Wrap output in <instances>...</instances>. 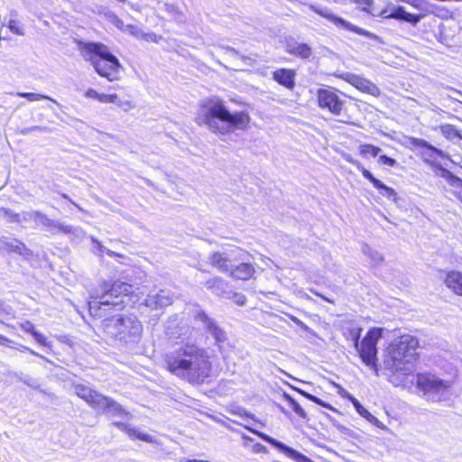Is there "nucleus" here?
I'll list each match as a JSON object with an SVG mask.
<instances>
[{"label":"nucleus","instance_id":"48","mask_svg":"<svg viewBox=\"0 0 462 462\" xmlns=\"http://www.w3.org/2000/svg\"><path fill=\"white\" fill-rule=\"evenodd\" d=\"M85 97L88 98L97 99L99 101L100 93H98L93 88H88L85 93Z\"/></svg>","mask_w":462,"mask_h":462},{"label":"nucleus","instance_id":"44","mask_svg":"<svg viewBox=\"0 0 462 462\" xmlns=\"http://www.w3.org/2000/svg\"><path fill=\"white\" fill-rule=\"evenodd\" d=\"M343 157L346 162H348L351 164H353L354 166H356L362 172V175L364 176L365 171H367V170L357 160H355L354 158H352V156L350 154H347V153H345L343 155Z\"/></svg>","mask_w":462,"mask_h":462},{"label":"nucleus","instance_id":"29","mask_svg":"<svg viewBox=\"0 0 462 462\" xmlns=\"http://www.w3.org/2000/svg\"><path fill=\"white\" fill-rule=\"evenodd\" d=\"M50 231L52 234L63 233V234H75L76 236L82 235L83 231L79 227H74L72 226L61 223L60 221L53 220V224L50 227Z\"/></svg>","mask_w":462,"mask_h":462},{"label":"nucleus","instance_id":"50","mask_svg":"<svg viewBox=\"0 0 462 462\" xmlns=\"http://www.w3.org/2000/svg\"><path fill=\"white\" fill-rule=\"evenodd\" d=\"M304 394L310 400H311V401H313V402H315L317 403H321V401L319 398H317L316 396H313V395H311L310 393H304Z\"/></svg>","mask_w":462,"mask_h":462},{"label":"nucleus","instance_id":"49","mask_svg":"<svg viewBox=\"0 0 462 462\" xmlns=\"http://www.w3.org/2000/svg\"><path fill=\"white\" fill-rule=\"evenodd\" d=\"M113 23L115 24V26L116 28H118L119 30L123 31V32H125V24L124 23V22L118 18L117 16H115L114 19H113Z\"/></svg>","mask_w":462,"mask_h":462},{"label":"nucleus","instance_id":"7","mask_svg":"<svg viewBox=\"0 0 462 462\" xmlns=\"http://www.w3.org/2000/svg\"><path fill=\"white\" fill-rule=\"evenodd\" d=\"M75 393L94 410L106 414L108 417H126L131 419L132 415L126 411L117 402L110 397L105 396L89 386L77 384L74 386Z\"/></svg>","mask_w":462,"mask_h":462},{"label":"nucleus","instance_id":"28","mask_svg":"<svg viewBox=\"0 0 462 462\" xmlns=\"http://www.w3.org/2000/svg\"><path fill=\"white\" fill-rule=\"evenodd\" d=\"M20 327L24 332L30 333L33 337L34 340L41 344L42 346L47 347L51 346V342L48 341L47 338L42 334H41L34 328V326L32 322L24 321L20 324Z\"/></svg>","mask_w":462,"mask_h":462},{"label":"nucleus","instance_id":"20","mask_svg":"<svg viewBox=\"0 0 462 462\" xmlns=\"http://www.w3.org/2000/svg\"><path fill=\"white\" fill-rule=\"evenodd\" d=\"M364 177L367 179L374 185V187L379 190L380 194L383 197H385L393 202L397 201L398 197L395 190L393 188L384 185L381 180L374 178V175L369 171H365Z\"/></svg>","mask_w":462,"mask_h":462},{"label":"nucleus","instance_id":"51","mask_svg":"<svg viewBox=\"0 0 462 462\" xmlns=\"http://www.w3.org/2000/svg\"><path fill=\"white\" fill-rule=\"evenodd\" d=\"M354 2L359 4V5H371V0H353Z\"/></svg>","mask_w":462,"mask_h":462},{"label":"nucleus","instance_id":"53","mask_svg":"<svg viewBox=\"0 0 462 462\" xmlns=\"http://www.w3.org/2000/svg\"><path fill=\"white\" fill-rule=\"evenodd\" d=\"M32 131H43L45 130L46 128L45 127H42V126H38V125H35V126H32Z\"/></svg>","mask_w":462,"mask_h":462},{"label":"nucleus","instance_id":"58","mask_svg":"<svg viewBox=\"0 0 462 462\" xmlns=\"http://www.w3.org/2000/svg\"><path fill=\"white\" fill-rule=\"evenodd\" d=\"M122 423H123V422L115 421L113 424H114L116 428H119V426H120Z\"/></svg>","mask_w":462,"mask_h":462},{"label":"nucleus","instance_id":"8","mask_svg":"<svg viewBox=\"0 0 462 462\" xmlns=\"http://www.w3.org/2000/svg\"><path fill=\"white\" fill-rule=\"evenodd\" d=\"M416 385L429 398L439 401L451 388L453 380L441 379L432 374H419Z\"/></svg>","mask_w":462,"mask_h":462},{"label":"nucleus","instance_id":"22","mask_svg":"<svg viewBox=\"0 0 462 462\" xmlns=\"http://www.w3.org/2000/svg\"><path fill=\"white\" fill-rule=\"evenodd\" d=\"M387 17L396 20H402L411 23L412 25H416L422 18V16L420 14H413L406 12L405 8L401 5L394 7Z\"/></svg>","mask_w":462,"mask_h":462},{"label":"nucleus","instance_id":"38","mask_svg":"<svg viewBox=\"0 0 462 462\" xmlns=\"http://www.w3.org/2000/svg\"><path fill=\"white\" fill-rule=\"evenodd\" d=\"M363 252L367 254L374 263H380L383 260V255L378 251L372 249L368 245L363 247Z\"/></svg>","mask_w":462,"mask_h":462},{"label":"nucleus","instance_id":"2","mask_svg":"<svg viewBox=\"0 0 462 462\" xmlns=\"http://www.w3.org/2000/svg\"><path fill=\"white\" fill-rule=\"evenodd\" d=\"M165 368L189 383H202L209 376L212 365L208 351L193 343L179 345L163 356Z\"/></svg>","mask_w":462,"mask_h":462},{"label":"nucleus","instance_id":"26","mask_svg":"<svg viewBox=\"0 0 462 462\" xmlns=\"http://www.w3.org/2000/svg\"><path fill=\"white\" fill-rule=\"evenodd\" d=\"M118 429L125 432L131 439H138L148 443H157L152 436L140 431L130 424L122 423Z\"/></svg>","mask_w":462,"mask_h":462},{"label":"nucleus","instance_id":"40","mask_svg":"<svg viewBox=\"0 0 462 462\" xmlns=\"http://www.w3.org/2000/svg\"><path fill=\"white\" fill-rule=\"evenodd\" d=\"M8 28L14 34H17L20 36L24 35V30L20 25V23L17 20H10L8 23Z\"/></svg>","mask_w":462,"mask_h":462},{"label":"nucleus","instance_id":"4","mask_svg":"<svg viewBox=\"0 0 462 462\" xmlns=\"http://www.w3.org/2000/svg\"><path fill=\"white\" fill-rule=\"evenodd\" d=\"M79 50L84 60L89 61L101 77L109 81L118 79L122 65L107 46L98 42H80Z\"/></svg>","mask_w":462,"mask_h":462},{"label":"nucleus","instance_id":"23","mask_svg":"<svg viewBox=\"0 0 462 462\" xmlns=\"http://www.w3.org/2000/svg\"><path fill=\"white\" fill-rule=\"evenodd\" d=\"M444 282L457 295L462 296V273L458 271L448 272Z\"/></svg>","mask_w":462,"mask_h":462},{"label":"nucleus","instance_id":"37","mask_svg":"<svg viewBox=\"0 0 462 462\" xmlns=\"http://www.w3.org/2000/svg\"><path fill=\"white\" fill-rule=\"evenodd\" d=\"M91 241L93 245H95V248L97 250V254L101 255L103 253H106L109 256H122L120 254H116L114 251H111L105 246L102 245V244L95 237L91 236Z\"/></svg>","mask_w":462,"mask_h":462},{"label":"nucleus","instance_id":"10","mask_svg":"<svg viewBox=\"0 0 462 462\" xmlns=\"http://www.w3.org/2000/svg\"><path fill=\"white\" fill-rule=\"evenodd\" d=\"M383 328H374L370 329L365 337L356 348L362 359V361L373 369L375 374H378L377 369V342L382 337Z\"/></svg>","mask_w":462,"mask_h":462},{"label":"nucleus","instance_id":"24","mask_svg":"<svg viewBox=\"0 0 462 462\" xmlns=\"http://www.w3.org/2000/svg\"><path fill=\"white\" fill-rule=\"evenodd\" d=\"M204 286L218 297H224L228 293V283L220 277H213L208 280Z\"/></svg>","mask_w":462,"mask_h":462},{"label":"nucleus","instance_id":"30","mask_svg":"<svg viewBox=\"0 0 462 462\" xmlns=\"http://www.w3.org/2000/svg\"><path fill=\"white\" fill-rule=\"evenodd\" d=\"M0 345L5 346L10 348L19 349L21 351H28L30 354H32L35 356H39L40 358L48 361V359L45 356L40 355L39 353L35 352L34 350L31 349L30 347L25 346L23 345L16 344L13 340L9 339L8 337H6L5 336L1 335V334H0Z\"/></svg>","mask_w":462,"mask_h":462},{"label":"nucleus","instance_id":"21","mask_svg":"<svg viewBox=\"0 0 462 462\" xmlns=\"http://www.w3.org/2000/svg\"><path fill=\"white\" fill-rule=\"evenodd\" d=\"M254 273V268L251 263L240 261L236 263L235 267L228 274L235 279L246 281L249 280Z\"/></svg>","mask_w":462,"mask_h":462},{"label":"nucleus","instance_id":"41","mask_svg":"<svg viewBox=\"0 0 462 462\" xmlns=\"http://www.w3.org/2000/svg\"><path fill=\"white\" fill-rule=\"evenodd\" d=\"M189 331V328H180V331H175L173 328L171 326V322L167 326V333L171 337H180L181 336H185Z\"/></svg>","mask_w":462,"mask_h":462},{"label":"nucleus","instance_id":"35","mask_svg":"<svg viewBox=\"0 0 462 462\" xmlns=\"http://www.w3.org/2000/svg\"><path fill=\"white\" fill-rule=\"evenodd\" d=\"M284 398L288 401L290 406L292 408V410L297 413L301 419L307 420V413L305 412L304 409L292 397H291L289 394H284Z\"/></svg>","mask_w":462,"mask_h":462},{"label":"nucleus","instance_id":"42","mask_svg":"<svg viewBox=\"0 0 462 462\" xmlns=\"http://www.w3.org/2000/svg\"><path fill=\"white\" fill-rule=\"evenodd\" d=\"M112 104H116L120 109L125 112L130 111L134 107V105L129 100H121L117 96L116 102H112Z\"/></svg>","mask_w":462,"mask_h":462},{"label":"nucleus","instance_id":"59","mask_svg":"<svg viewBox=\"0 0 462 462\" xmlns=\"http://www.w3.org/2000/svg\"><path fill=\"white\" fill-rule=\"evenodd\" d=\"M294 321L298 324H301V322L298 319H295Z\"/></svg>","mask_w":462,"mask_h":462},{"label":"nucleus","instance_id":"11","mask_svg":"<svg viewBox=\"0 0 462 462\" xmlns=\"http://www.w3.org/2000/svg\"><path fill=\"white\" fill-rule=\"evenodd\" d=\"M191 315L194 320L196 322H199L205 331L214 337L216 345H217L218 348H221L222 344H224L227 339L224 329H222L217 325L214 319L209 317L203 310L198 306L191 310Z\"/></svg>","mask_w":462,"mask_h":462},{"label":"nucleus","instance_id":"16","mask_svg":"<svg viewBox=\"0 0 462 462\" xmlns=\"http://www.w3.org/2000/svg\"><path fill=\"white\" fill-rule=\"evenodd\" d=\"M173 301L172 294L165 290L151 291L145 299L144 305L153 310L170 306Z\"/></svg>","mask_w":462,"mask_h":462},{"label":"nucleus","instance_id":"54","mask_svg":"<svg viewBox=\"0 0 462 462\" xmlns=\"http://www.w3.org/2000/svg\"><path fill=\"white\" fill-rule=\"evenodd\" d=\"M31 132H32V127H27V128H24L22 130V134H30Z\"/></svg>","mask_w":462,"mask_h":462},{"label":"nucleus","instance_id":"32","mask_svg":"<svg viewBox=\"0 0 462 462\" xmlns=\"http://www.w3.org/2000/svg\"><path fill=\"white\" fill-rule=\"evenodd\" d=\"M441 134L448 140L457 138L462 140V134L452 125L447 124L440 126Z\"/></svg>","mask_w":462,"mask_h":462},{"label":"nucleus","instance_id":"1","mask_svg":"<svg viewBox=\"0 0 462 462\" xmlns=\"http://www.w3.org/2000/svg\"><path fill=\"white\" fill-rule=\"evenodd\" d=\"M251 118L245 111L231 112L217 96L202 99L198 106L195 122L211 134L224 139L236 131L247 130Z\"/></svg>","mask_w":462,"mask_h":462},{"label":"nucleus","instance_id":"5","mask_svg":"<svg viewBox=\"0 0 462 462\" xmlns=\"http://www.w3.org/2000/svg\"><path fill=\"white\" fill-rule=\"evenodd\" d=\"M102 327L106 337L124 345L138 343L143 330L142 322L134 315L105 318Z\"/></svg>","mask_w":462,"mask_h":462},{"label":"nucleus","instance_id":"33","mask_svg":"<svg viewBox=\"0 0 462 462\" xmlns=\"http://www.w3.org/2000/svg\"><path fill=\"white\" fill-rule=\"evenodd\" d=\"M412 144H414L417 147H423V148L428 149L430 152V153L429 154L430 157H432L433 153H435L440 157H442L444 155V153L441 150L432 146L431 144H430L427 141H425L423 139L413 138Z\"/></svg>","mask_w":462,"mask_h":462},{"label":"nucleus","instance_id":"39","mask_svg":"<svg viewBox=\"0 0 462 462\" xmlns=\"http://www.w3.org/2000/svg\"><path fill=\"white\" fill-rule=\"evenodd\" d=\"M17 96L24 97L31 102L38 101V100L45 99V98L51 99L50 97H48L44 95L37 94V93H30V92H19V93H17Z\"/></svg>","mask_w":462,"mask_h":462},{"label":"nucleus","instance_id":"34","mask_svg":"<svg viewBox=\"0 0 462 462\" xmlns=\"http://www.w3.org/2000/svg\"><path fill=\"white\" fill-rule=\"evenodd\" d=\"M220 48L225 51L226 54H228L231 58H239L246 65L253 64V60L251 58L241 55L236 49L229 46H220Z\"/></svg>","mask_w":462,"mask_h":462},{"label":"nucleus","instance_id":"43","mask_svg":"<svg viewBox=\"0 0 462 462\" xmlns=\"http://www.w3.org/2000/svg\"><path fill=\"white\" fill-rule=\"evenodd\" d=\"M226 297L229 298V299H232L239 306H243L246 302V297L244 294H242V293H238V292L230 293V292H228Z\"/></svg>","mask_w":462,"mask_h":462},{"label":"nucleus","instance_id":"27","mask_svg":"<svg viewBox=\"0 0 462 462\" xmlns=\"http://www.w3.org/2000/svg\"><path fill=\"white\" fill-rule=\"evenodd\" d=\"M346 397L352 402L359 415L366 419L369 422L380 427L381 422L378 420V419L371 414L365 408H364L357 399H356L350 393H347Z\"/></svg>","mask_w":462,"mask_h":462},{"label":"nucleus","instance_id":"15","mask_svg":"<svg viewBox=\"0 0 462 462\" xmlns=\"http://www.w3.org/2000/svg\"><path fill=\"white\" fill-rule=\"evenodd\" d=\"M254 434L258 435L263 440L266 441L267 443L273 445L274 448H278L280 451L283 452L285 455H287L290 458L297 461V462H305L307 460V457L300 453L299 451L286 446L282 442L270 437L269 435L259 432L254 430H250Z\"/></svg>","mask_w":462,"mask_h":462},{"label":"nucleus","instance_id":"9","mask_svg":"<svg viewBox=\"0 0 462 462\" xmlns=\"http://www.w3.org/2000/svg\"><path fill=\"white\" fill-rule=\"evenodd\" d=\"M248 256L249 254L246 251L236 246H231L223 251L211 254L208 257V262L220 272L229 273L235 267L236 263L246 261Z\"/></svg>","mask_w":462,"mask_h":462},{"label":"nucleus","instance_id":"46","mask_svg":"<svg viewBox=\"0 0 462 462\" xmlns=\"http://www.w3.org/2000/svg\"><path fill=\"white\" fill-rule=\"evenodd\" d=\"M116 94H100L99 97V102L104 104H112V102H116Z\"/></svg>","mask_w":462,"mask_h":462},{"label":"nucleus","instance_id":"52","mask_svg":"<svg viewBox=\"0 0 462 462\" xmlns=\"http://www.w3.org/2000/svg\"><path fill=\"white\" fill-rule=\"evenodd\" d=\"M62 197L66 199H68L69 202H71L73 205H75L79 209L82 210V208L78 205L76 204L74 201H72L69 196L67 194H62Z\"/></svg>","mask_w":462,"mask_h":462},{"label":"nucleus","instance_id":"47","mask_svg":"<svg viewBox=\"0 0 462 462\" xmlns=\"http://www.w3.org/2000/svg\"><path fill=\"white\" fill-rule=\"evenodd\" d=\"M379 162L383 165H387V166H391V167H393L397 164V162L394 159L388 157L386 155H381L379 157Z\"/></svg>","mask_w":462,"mask_h":462},{"label":"nucleus","instance_id":"56","mask_svg":"<svg viewBox=\"0 0 462 462\" xmlns=\"http://www.w3.org/2000/svg\"><path fill=\"white\" fill-rule=\"evenodd\" d=\"M187 462H209V461H208V460L190 459V460H188Z\"/></svg>","mask_w":462,"mask_h":462},{"label":"nucleus","instance_id":"6","mask_svg":"<svg viewBox=\"0 0 462 462\" xmlns=\"http://www.w3.org/2000/svg\"><path fill=\"white\" fill-rule=\"evenodd\" d=\"M132 285L123 282H115L109 285L105 282L101 287L100 295L97 296L98 300L89 302V313L95 318H103L107 314L110 306L123 308L125 301L122 298L131 292Z\"/></svg>","mask_w":462,"mask_h":462},{"label":"nucleus","instance_id":"31","mask_svg":"<svg viewBox=\"0 0 462 462\" xmlns=\"http://www.w3.org/2000/svg\"><path fill=\"white\" fill-rule=\"evenodd\" d=\"M26 218L34 220L35 222L42 225L43 226L50 229L53 224V219L49 218L46 215L40 211H31L26 214Z\"/></svg>","mask_w":462,"mask_h":462},{"label":"nucleus","instance_id":"3","mask_svg":"<svg viewBox=\"0 0 462 462\" xmlns=\"http://www.w3.org/2000/svg\"><path fill=\"white\" fill-rule=\"evenodd\" d=\"M418 346V339L411 335H403L394 339L386 349L385 367L404 375L411 374L417 357Z\"/></svg>","mask_w":462,"mask_h":462},{"label":"nucleus","instance_id":"36","mask_svg":"<svg viewBox=\"0 0 462 462\" xmlns=\"http://www.w3.org/2000/svg\"><path fill=\"white\" fill-rule=\"evenodd\" d=\"M359 152L360 154L364 157H367L368 155L376 157L380 153L381 149L372 144H361L359 146Z\"/></svg>","mask_w":462,"mask_h":462},{"label":"nucleus","instance_id":"19","mask_svg":"<svg viewBox=\"0 0 462 462\" xmlns=\"http://www.w3.org/2000/svg\"><path fill=\"white\" fill-rule=\"evenodd\" d=\"M296 71L289 69H279L273 73V79L280 85L288 89H292L295 86Z\"/></svg>","mask_w":462,"mask_h":462},{"label":"nucleus","instance_id":"25","mask_svg":"<svg viewBox=\"0 0 462 462\" xmlns=\"http://www.w3.org/2000/svg\"><path fill=\"white\" fill-rule=\"evenodd\" d=\"M125 32H128L136 39L143 40L148 42H158L161 39V37L154 32H144L139 26L134 24H127Z\"/></svg>","mask_w":462,"mask_h":462},{"label":"nucleus","instance_id":"14","mask_svg":"<svg viewBox=\"0 0 462 462\" xmlns=\"http://www.w3.org/2000/svg\"><path fill=\"white\" fill-rule=\"evenodd\" d=\"M309 7L310 10H312L316 14H319L320 16H322V17L328 19V21H330L331 23H333L337 27H340V28L346 29L347 31L355 32L360 35L365 34V32L363 29L358 28V27L353 25L352 23H350L349 22L335 15L334 14L331 13V11L328 7L320 8L312 4L309 5Z\"/></svg>","mask_w":462,"mask_h":462},{"label":"nucleus","instance_id":"45","mask_svg":"<svg viewBox=\"0 0 462 462\" xmlns=\"http://www.w3.org/2000/svg\"><path fill=\"white\" fill-rule=\"evenodd\" d=\"M361 331L362 329L359 328H353L349 331L351 339L353 340L356 348H358V345L360 343L359 339L361 337Z\"/></svg>","mask_w":462,"mask_h":462},{"label":"nucleus","instance_id":"12","mask_svg":"<svg viewBox=\"0 0 462 462\" xmlns=\"http://www.w3.org/2000/svg\"><path fill=\"white\" fill-rule=\"evenodd\" d=\"M319 106L328 109L333 115L338 116L343 108V101L331 88L319 89L317 94Z\"/></svg>","mask_w":462,"mask_h":462},{"label":"nucleus","instance_id":"57","mask_svg":"<svg viewBox=\"0 0 462 462\" xmlns=\"http://www.w3.org/2000/svg\"><path fill=\"white\" fill-rule=\"evenodd\" d=\"M280 410L283 414L288 415V411L283 407L280 406Z\"/></svg>","mask_w":462,"mask_h":462},{"label":"nucleus","instance_id":"18","mask_svg":"<svg viewBox=\"0 0 462 462\" xmlns=\"http://www.w3.org/2000/svg\"><path fill=\"white\" fill-rule=\"evenodd\" d=\"M285 51L287 53L299 57L302 60H309L312 55L310 46L306 43L294 41L293 39L286 42Z\"/></svg>","mask_w":462,"mask_h":462},{"label":"nucleus","instance_id":"13","mask_svg":"<svg viewBox=\"0 0 462 462\" xmlns=\"http://www.w3.org/2000/svg\"><path fill=\"white\" fill-rule=\"evenodd\" d=\"M338 77L364 93L374 97H379L381 94L379 88L374 83L358 75L346 72L338 75Z\"/></svg>","mask_w":462,"mask_h":462},{"label":"nucleus","instance_id":"55","mask_svg":"<svg viewBox=\"0 0 462 462\" xmlns=\"http://www.w3.org/2000/svg\"><path fill=\"white\" fill-rule=\"evenodd\" d=\"M316 295L319 296L320 298H322L324 300L328 301V302H333L332 300H330L329 299H328L327 297L318 293V292H314Z\"/></svg>","mask_w":462,"mask_h":462},{"label":"nucleus","instance_id":"17","mask_svg":"<svg viewBox=\"0 0 462 462\" xmlns=\"http://www.w3.org/2000/svg\"><path fill=\"white\" fill-rule=\"evenodd\" d=\"M0 249L9 253H15L25 259H28L32 255V252L27 248L23 243L17 239H9L5 237L1 238Z\"/></svg>","mask_w":462,"mask_h":462}]
</instances>
